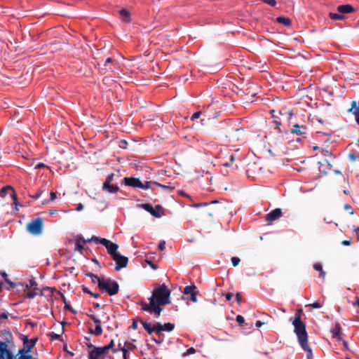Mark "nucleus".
<instances>
[{
    "label": "nucleus",
    "instance_id": "nucleus-37",
    "mask_svg": "<svg viewBox=\"0 0 359 359\" xmlns=\"http://www.w3.org/2000/svg\"><path fill=\"white\" fill-rule=\"evenodd\" d=\"M201 114V111H196V112L194 113L193 115L191 116V120L194 121L196 119H198L200 117Z\"/></svg>",
    "mask_w": 359,
    "mask_h": 359
},
{
    "label": "nucleus",
    "instance_id": "nucleus-4",
    "mask_svg": "<svg viewBox=\"0 0 359 359\" xmlns=\"http://www.w3.org/2000/svg\"><path fill=\"white\" fill-rule=\"evenodd\" d=\"M83 241L84 243L93 242L96 244H98V243L102 244V245H104L106 248L107 252L110 255L111 258L113 257H114L116 254L118 253L117 252L118 245L106 238H100V237L93 236L90 238L87 239V240H83Z\"/></svg>",
    "mask_w": 359,
    "mask_h": 359
},
{
    "label": "nucleus",
    "instance_id": "nucleus-24",
    "mask_svg": "<svg viewBox=\"0 0 359 359\" xmlns=\"http://www.w3.org/2000/svg\"><path fill=\"white\" fill-rule=\"evenodd\" d=\"M90 332L92 334H94L95 336H100L102 333V328L101 324L96 325L95 330H90Z\"/></svg>",
    "mask_w": 359,
    "mask_h": 359
},
{
    "label": "nucleus",
    "instance_id": "nucleus-41",
    "mask_svg": "<svg viewBox=\"0 0 359 359\" xmlns=\"http://www.w3.org/2000/svg\"><path fill=\"white\" fill-rule=\"evenodd\" d=\"M113 346H114V341L111 340L109 345L103 346L102 348L104 349V351L106 353L107 351H108L109 349L111 348Z\"/></svg>",
    "mask_w": 359,
    "mask_h": 359
},
{
    "label": "nucleus",
    "instance_id": "nucleus-19",
    "mask_svg": "<svg viewBox=\"0 0 359 359\" xmlns=\"http://www.w3.org/2000/svg\"><path fill=\"white\" fill-rule=\"evenodd\" d=\"M341 327L339 323H337L334 327L332 330V337L336 338L338 341L342 340L341 337L340 336Z\"/></svg>",
    "mask_w": 359,
    "mask_h": 359
},
{
    "label": "nucleus",
    "instance_id": "nucleus-26",
    "mask_svg": "<svg viewBox=\"0 0 359 359\" xmlns=\"http://www.w3.org/2000/svg\"><path fill=\"white\" fill-rule=\"evenodd\" d=\"M348 111L352 112L353 114L355 115V121L357 123L359 124V107H355L354 110L353 109H350Z\"/></svg>",
    "mask_w": 359,
    "mask_h": 359
},
{
    "label": "nucleus",
    "instance_id": "nucleus-40",
    "mask_svg": "<svg viewBox=\"0 0 359 359\" xmlns=\"http://www.w3.org/2000/svg\"><path fill=\"white\" fill-rule=\"evenodd\" d=\"M273 122L274 125L276 126V128L278 130V132L281 133V130L280 128V126L281 124L280 121L277 119H274Z\"/></svg>",
    "mask_w": 359,
    "mask_h": 359
},
{
    "label": "nucleus",
    "instance_id": "nucleus-14",
    "mask_svg": "<svg viewBox=\"0 0 359 359\" xmlns=\"http://www.w3.org/2000/svg\"><path fill=\"white\" fill-rule=\"evenodd\" d=\"M102 190L107 191L109 194H115L119 190V187L116 184H108V182H104L102 185Z\"/></svg>",
    "mask_w": 359,
    "mask_h": 359
},
{
    "label": "nucleus",
    "instance_id": "nucleus-10",
    "mask_svg": "<svg viewBox=\"0 0 359 359\" xmlns=\"http://www.w3.org/2000/svg\"><path fill=\"white\" fill-rule=\"evenodd\" d=\"M184 294L189 295V299L193 302H196L198 301L196 294V287L195 285H188L184 287Z\"/></svg>",
    "mask_w": 359,
    "mask_h": 359
},
{
    "label": "nucleus",
    "instance_id": "nucleus-39",
    "mask_svg": "<svg viewBox=\"0 0 359 359\" xmlns=\"http://www.w3.org/2000/svg\"><path fill=\"white\" fill-rule=\"evenodd\" d=\"M76 250H78L79 252H81L83 249V246L80 243L79 241H76Z\"/></svg>",
    "mask_w": 359,
    "mask_h": 359
},
{
    "label": "nucleus",
    "instance_id": "nucleus-59",
    "mask_svg": "<svg viewBox=\"0 0 359 359\" xmlns=\"http://www.w3.org/2000/svg\"><path fill=\"white\" fill-rule=\"evenodd\" d=\"M262 325H263V323H262V322H261L260 320H257V321L256 322V327H261Z\"/></svg>",
    "mask_w": 359,
    "mask_h": 359
},
{
    "label": "nucleus",
    "instance_id": "nucleus-20",
    "mask_svg": "<svg viewBox=\"0 0 359 359\" xmlns=\"http://www.w3.org/2000/svg\"><path fill=\"white\" fill-rule=\"evenodd\" d=\"M121 18L124 22H130V13L126 9H122L120 11Z\"/></svg>",
    "mask_w": 359,
    "mask_h": 359
},
{
    "label": "nucleus",
    "instance_id": "nucleus-29",
    "mask_svg": "<svg viewBox=\"0 0 359 359\" xmlns=\"http://www.w3.org/2000/svg\"><path fill=\"white\" fill-rule=\"evenodd\" d=\"M228 154H229L228 149L224 148L223 149L221 150V153H220L219 158L223 160V159L226 158V156Z\"/></svg>",
    "mask_w": 359,
    "mask_h": 359
},
{
    "label": "nucleus",
    "instance_id": "nucleus-48",
    "mask_svg": "<svg viewBox=\"0 0 359 359\" xmlns=\"http://www.w3.org/2000/svg\"><path fill=\"white\" fill-rule=\"evenodd\" d=\"M5 281L6 283H8L12 288H15L16 285L13 283L12 281H11L8 278H5Z\"/></svg>",
    "mask_w": 359,
    "mask_h": 359
},
{
    "label": "nucleus",
    "instance_id": "nucleus-57",
    "mask_svg": "<svg viewBox=\"0 0 359 359\" xmlns=\"http://www.w3.org/2000/svg\"><path fill=\"white\" fill-rule=\"evenodd\" d=\"M131 327L133 330H136L137 328V323L136 321H133Z\"/></svg>",
    "mask_w": 359,
    "mask_h": 359
},
{
    "label": "nucleus",
    "instance_id": "nucleus-46",
    "mask_svg": "<svg viewBox=\"0 0 359 359\" xmlns=\"http://www.w3.org/2000/svg\"><path fill=\"white\" fill-rule=\"evenodd\" d=\"M43 191L39 190L37 193L35 195L32 196V197L34 199H38L43 194Z\"/></svg>",
    "mask_w": 359,
    "mask_h": 359
},
{
    "label": "nucleus",
    "instance_id": "nucleus-64",
    "mask_svg": "<svg viewBox=\"0 0 359 359\" xmlns=\"http://www.w3.org/2000/svg\"><path fill=\"white\" fill-rule=\"evenodd\" d=\"M351 243V242L349 241H342V245H349Z\"/></svg>",
    "mask_w": 359,
    "mask_h": 359
},
{
    "label": "nucleus",
    "instance_id": "nucleus-7",
    "mask_svg": "<svg viewBox=\"0 0 359 359\" xmlns=\"http://www.w3.org/2000/svg\"><path fill=\"white\" fill-rule=\"evenodd\" d=\"M112 259L116 262V271H120L121 269L125 268L128 262V257L121 255L119 252L113 257Z\"/></svg>",
    "mask_w": 359,
    "mask_h": 359
},
{
    "label": "nucleus",
    "instance_id": "nucleus-15",
    "mask_svg": "<svg viewBox=\"0 0 359 359\" xmlns=\"http://www.w3.org/2000/svg\"><path fill=\"white\" fill-rule=\"evenodd\" d=\"M306 126L294 124L291 129V133L297 135H302L306 133Z\"/></svg>",
    "mask_w": 359,
    "mask_h": 359
},
{
    "label": "nucleus",
    "instance_id": "nucleus-3",
    "mask_svg": "<svg viewBox=\"0 0 359 359\" xmlns=\"http://www.w3.org/2000/svg\"><path fill=\"white\" fill-rule=\"evenodd\" d=\"M97 281V285L100 290L108 293L110 296L116 294L119 290L118 283L110 278H103L95 276Z\"/></svg>",
    "mask_w": 359,
    "mask_h": 359
},
{
    "label": "nucleus",
    "instance_id": "nucleus-21",
    "mask_svg": "<svg viewBox=\"0 0 359 359\" xmlns=\"http://www.w3.org/2000/svg\"><path fill=\"white\" fill-rule=\"evenodd\" d=\"M276 21L278 23L283 24V25H284L285 26H289V25H291V20L288 18H285V17L280 16V17H278L276 18Z\"/></svg>",
    "mask_w": 359,
    "mask_h": 359
},
{
    "label": "nucleus",
    "instance_id": "nucleus-28",
    "mask_svg": "<svg viewBox=\"0 0 359 359\" xmlns=\"http://www.w3.org/2000/svg\"><path fill=\"white\" fill-rule=\"evenodd\" d=\"M196 353V350H195V348H193V347H191V348H189L187 350V352H185V353H182V356L183 358H184V357H187V355H191V354H194V353Z\"/></svg>",
    "mask_w": 359,
    "mask_h": 359
},
{
    "label": "nucleus",
    "instance_id": "nucleus-30",
    "mask_svg": "<svg viewBox=\"0 0 359 359\" xmlns=\"http://www.w3.org/2000/svg\"><path fill=\"white\" fill-rule=\"evenodd\" d=\"M36 282L34 279L29 280V283L26 285L27 289H30L32 287L36 286Z\"/></svg>",
    "mask_w": 359,
    "mask_h": 359
},
{
    "label": "nucleus",
    "instance_id": "nucleus-54",
    "mask_svg": "<svg viewBox=\"0 0 359 359\" xmlns=\"http://www.w3.org/2000/svg\"><path fill=\"white\" fill-rule=\"evenodd\" d=\"M319 273H320V274H319L320 277V278H322L323 279H324V278H325V274H326V273H325V272L323 271V269H322V271H319Z\"/></svg>",
    "mask_w": 359,
    "mask_h": 359
},
{
    "label": "nucleus",
    "instance_id": "nucleus-2",
    "mask_svg": "<svg viewBox=\"0 0 359 359\" xmlns=\"http://www.w3.org/2000/svg\"><path fill=\"white\" fill-rule=\"evenodd\" d=\"M294 327V332L297 336L299 343L302 348L309 347L308 344V336L305 324L301 320L300 316L295 317L292 322Z\"/></svg>",
    "mask_w": 359,
    "mask_h": 359
},
{
    "label": "nucleus",
    "instance_id": "nucleus-31",
    "mask_svg": "<svg viewBox=\"0 0 359 359\" xmlns=\"http://www.w3.org/2000/svg\"><path fill=\"white\" fill-rule=\"evenodd\" d=\"M37 294V292H36L34 290L29 291L26 294V297L29 299H34Z\"/></svg>",
    "mask_w": 359,
    "mask_h": 359
},
{
    "label": "nucleus",
    "instance_id": "nucleus-8",
    "mask_svg": "<svg viewBox=\"0 0 359 359\" xmlns=\"http://www.w3.org/2000/svg\"><path fill=\"white\" fill-rule=\"evenodd\" d=\"M142 207L155 217H160L163 215V208L160 205H156V208H154L150 204L145 203L142 205Z\"/></svg>",
    "mask_w": 359,
    "mask_h": 359
},
{
    "label": "nucleus",
    "instance_id": "nucleus-38",
    "mask_svg": "<svg viewBox=\"0 0 359 359\" xmlns=\"http://www.w3.org/2000/svg\"><path fill=\"white\" fill-rule=\"evenodd\" d=\"M306 306H311V307H313L314 309H319L322 306H321V304L320 303H318V302H314L313 304H309L306 305Z\"/></svg>",
    "mask_w": 359,
    "mask_h": 359
},
{
    "label": "nucleus",
    "instance_id": "nucleus-36",
    "mask_svg": "<svg viewBox=\"0 0 359 359\" xmlns=\"http://www.w3.org/2000/svg\"><path fill=\"white\" fill-rule=\"evenodd\" d=\"M90 318L93 320V322L96 324V325H100L101 324V321L100 319H98L95 315L92 314V315H90L89 316Z\"/></svg>",
    "mask_w": 359,
    "mask_h": 359
},
{
    "label": "nucleus",
    "instance_id": "nucleus-63",
    "mask_svg": "<svg viewBox=\"0 0 359 359\" xmlns=\"http://www.w3.org/2000/svg\"><path fill=\"white\" fill-rule=\"evenodd\" d=\"M111 62H112V59L111 57H107L105 60V65Z\"/></svg>",
    "mask_w": 359,
    "mask_h": 359
},
{
    "label": "nucleus",
    "instance_id": "nucleus-51",
    "mask_svg": "<svg viewBox=\"0 0 359 359\" xmlns=\"http://www.w3.org/2000/svg\"><path fill=\"white\" fill-rule=\"evenodd\" d=\"M8 317L6 313H3L0 314V320L7 319Z\"/></svg>",
    "mask_w": 359,
    "mask_h": 359
},
{
    "label": "nucleus",
    "instance_id": "nucleus-13",
    "mask_svg": "<svg viewBox=\"0 0 359 359\" xmlns=\"http://www.w3.org/2000/svg\"><path fill=\"white\" fill-rule=\"evenodd\" d=\"M156 327H157V334H160V333L163 331H166L168 332L172 331L175 328V325L171 323H167L164 325H161V323H156Z\"/></svg>",
    "mask_w": 359,
    "mask_h": 359
},
{
    "label": "nucleus",
    "instance_id": "nucleus-50",
    "mask_svg": "<svg viewBox=\"0 0 359 359\" xmlns=\"http://www.w3.org/2000/svg\"><path fill=\"white\" fill-rule=\"evenodd\" d=\"M50 200H49V201H55V198H56V194H55V192H53V191H52V192H50Z\"/></svg>",
    "mask_w": 359,
    "mask_h": 359
},
{
    "label": "nucleus",
    "instance_id": "nucleus-32",
    "mask_svg": "<svg viewBox=\"0 0 359 359\" xmlns=\"http://www.w3.org/2000/svg\"><path fill=\"white\" fill-rule=\"evenodd\" d=\"M261 1L272 7H275L276 6V0H261Z\"/></svg>",
    "mask_w": 359,
    "mask_h": 359
},
{
    "label": "nucleus",
    "instance_id": "nucleus-17",
    "mask_svg": "<svg viewBox=\"0 0 359 359\" xmlns=\"http://www.w3.org/2000/svg\"><path fill=\"white\" fill-rule=\"evenodd\" d=\"M141 323L144 327V329L149 334H152L154 331L157 332V327H156V324L151 325L149 323L145 321H141Z\"/></svg>",
    "mask_w": 359,
    "mask_h": 359
},
{
    "label": "nucleus",
    "instance_id": "nucleus-42",
    "mask_svg": "<svg viewBox=\"0 0 359 359\" xmlns=\"http://www.w3.org/2000/svg\"><path fill=\"white\" fill-rule=\"evenodd\" d=\"M84 292H86V293L90 294V295H92L95 298H98L100 297V294L99 293H93V292H90V290H88L86 288L84 289Z\"/></svg>",
    "mask_w": 359,
    "mask_h": 359
},
{
    "label": "nucleus",
    "instance_id": "nucleus-45",
    "mask_svg": "<svg viewBox=\"0 0 359 359\" xmlns=\"http://www.w3.org/2000/svg\"><path fill=\"white\" fill-rule=\"evenodd\" d=\"M11 196L12 198H14L13 205H15V210H18V202H17V198H16L15 195L14 194H12L11 195Z\"/></svg>",
    "mask_w": 359,
    "mask_h": 359
},
{
    "label": "nucleus",
    "instance_id": "nucleus-23",
    "mask_svg": "<svg viewBox=\"0 0 359 359\" xmlns=\"http://www.w3.org/2000/svg\"><path fill=\"white\" fill-rule=\"evenodd\" d=\"M155 187H161L163 189H168V190L173 189V187H170V185L161 184L156 182H151V189H154Z\"/></svg>",
    "mask_w": 359,
    "mask_h": 359
},
{
    "label": "nucleus",
    "instance_id": "nucleus-22",
    "mask_svg": "<svg viewBox=\"0 0 359 359\" xmlns=\"http://www.w3.org/2000/svg\"><path fill=\"white\" fill-rule=\"evenodd\" d=\"M330 18L334 20H343L345 19V16L340 13H330Z\"/></svg>",
    "mask_w": 359,
    "mask_h": 359
},
{
    "label": "nucleus",
    "instance_id": "nucleus-6",
    "mask_svg": "<svg viewBox=\"0 0 359 359\" xmlns=\"http://www.w3.org/2000/svg\"><path fill=\"white\" fill-rule=\"evenodd\" d=\"M43 220L41 218H36L32 220L27 224V231L33 235H39L42 232Z\"/></svg>",
    "mask_w": 359,
    "mask_h": 359
},
{
    "label": "nucleus",
    "instance_id": "nucleus-25",
    "mask_svg": "<svg viewBox=\"0 0 359 359\" xmlns=\"http://www.w3.org/2000/svg\"><path fill=\"white\" fill-rule=\"evenodd\" d=\"M234 160H235L234 155L233 154H231L229 155V161L222 163V165L224 167H226V168L230 167L232 165Z\"/></svg>",
    "mask_w": 359,
    "mask_h": 359
},
{
    "label": "nucleus",
    "instance_id": "nucleus-34",
    "mask_svg": "<svg viewBox=\"0 0 359 359\" xmlns=\"http://www.w3.org/2000/svg\"><path fill=\"white\" fill-rule=\"evenodd\" d=\"M240 259L237 257H231V262L233 266H236L238 265L240 262Z\"/></svg>",
    "mask_w": 359,
    "mask_h": 359
},
{
    "label": "nucleus",
    "instance_id": "nucleus-49",
    "mask_svg": "<svg viewBox=\"0 0 359 359\" xmlns=\"http://www.w3.org/2000/svg\"><path fill=\"white\" fill-rule=\"evenodd\" d=\"M18 359H33L31 355H23L22 354Z\"/></svg>",
    "mask_w": 359,
    "mask_h": 359
},
{
    "label": "nucleus",
    "instance_id": "nucleus-27",
    "mask_svg": "<svg viewBox=\"0 0 359 359\" xmlns=\"http://www.w3.org/2000/svg\"><path fill=\"white\" fill-rule=\"evenodd\" d=\"M302 349L306 352V359H313V358L312 350L310 347H307V348H302Z\"/></svg>",
    "mask_w": 359,
    "mask_h": 359
},
{
    "label": "nucleus",
    "instance_id": "nucleus-62",
    "mask_svg": "<svg viewBox=\"0 0 359 359\" xmlns=\"http://www.w3.org/2000/svg\"><path fill=\"white\" fill-rule=\"evenodd\" d=\"M353 231L356 233L358 239H359V228H355L353 229Z\"/></svg>",
    "mask_w": 359,
    "mask_h": 359
},
{
    "label": "nucleus",
    "instance_id": "nucleus-35",
    "mask_svg": "<svg viewBox=\"0 0 359 359\" xmlns=\"http://www.w3.org/2000/svg\"><path fill=\"white\" fill-rule=\"evenodd\" d=\"M115 175L111 173L109 175L107 176L106 177V180H105V182H108V184H111V182L113 181L114 180V177Z\"/></svg>",
    "mask_w": 359,
    "mask_h": 359
},
{
    "label": "nucleus",
    "instance_id": "nucleus-43",
    "mask_svg": "<svg viewBox=\"0 0 359 359\" xmlns=\"http://www.w3.org/2000/svg\"><path fill=\"white\" fill-rule=\"evenodd\" d=\"M313 269L318 271H322L323 267L320 263H316L313 265Z\"/></svg>",
    "mask_w": 359,
    "mask_h": 359
},
{
    "label": "nucleus",
    "instance_id": "nucleus-56",
    "mask_svg": "<svg viewBox=\"0 0 359 359\" xmlns=\"http://www.w3.org/2000/svg\"><path fill=\"white\" fill-rule=\"evenodd\" d=\"M348 157L353 161H355L356 159V157L353 154H349Z\"/></svg>",
    "mask_w": 359,
    "mask_h": 359
},
{
    "label": "nucleus",
    "instance_id": "nucleus-11",
    "mask_svg": "<svg viewBox=\"0 0 359 359\" xmlns=\"http://www.w3.org/2000/svg\"><path fill=\"white\" fill-rule=\"evenodd\" d=\"M0 359H13L12 353L3 342L0 343Z\"/></svg>",
    "mask_w": 359,
    "mask_h": 359
},
{
    "label": "nucleus",
    "instance_id": "nucleus-33",
    "mask_svg": "<svg viewBox=\"0 0 359 359\" xmlns=\"http://www.w3.org/2000/svg\"><path fill=\"white\" fill-rule=\"evenodd\" d=\"M8 190H11V191H12L13 192L12 188L11 187L8 186V187H4L1 189V193H0V196H2V197L5 196V194L6 193V191H8Z\"/></svg>",
    "mask_w": 359,
    "mask_h": 359
},
{
    "label": "nucleus",
    "instance_id": "nucleus-53",
    "mask_svg": "<svg viewBox=\"0 0 359 359\" xmlns=\"http://www.w3.org/2000/svg\"><path fill=\"white\" fill-rule=\"evenodd\" d=\"M225 297H226V300L230 301V300H231V299L233 297V294L231 293H227L225 294Z\"/></svg>",
    "mask_w": 359,
    "mask_h": 359
},
{
    "label": "nucleus",
    "instance_id": "nucleus-47",
    "mask_svg": "<svg viewBox=\"0 0 359 359\" xmlns=\"http://www.w3.org/2000/svg\"><path fill=\"white\" fill-rule=\"evenodd\" d=\"M158 248L161 250H164L165 249V242L164 241H161L158 244Z\"/></svg>",
    "mask_w": 359,
    "mask_h": 359
},
{
    "label": "nucleus",
    "instance_id": "nucleus-1",
    "mask_svg": "<svg viewBox=\"0 0 359 359\" xmlns=\"http://www.w3.org/2000/svg\"><path fill=\"white\" fill-rule=\"evenodd\" d=\"M170 291L166 286L161 285L153 291L152 295L149 298V304L141 303L142 310L148 311L151 314L154 313V316L158 318L163 310L161 306L170 303Z\"/></svg>",
    "mask_w": 359,
    "mask_h": 359
},
{
    "label": "nucleus",
    "instance_id": "nucleus-9",
    "mask_svg": "<svg viewBox=\"0 0 359 359\" xmlns=\"http://www.w3.org/2000/svg\"><path fill=\"white\" fill-rule=\"evenodd\" d=\"M104 354L102 347H94L89 352V359H104Z\"/></svg>",
    "mask_w": 359,
    "mask_h": 359
},
{
    "label": "nucleus",
    "instance_id": "nucleus-12",
    "mask_svg": "<svg viewBox=\"0 0 359 359\" xmlns=\"http://www.w3.org/2000/svg\"><path fill=\"white\" fill-rule=\"evenodd\" d=\"M282 216L280 208H276L266 215V220L271 222L280 218Z\"/></svg>",
    "mask_w": 359,
    "mask_h": 359
},
{
    "label": "nucleus",
    "instance_id": "nucleus-61",
    "mask_svg": "<svg viewBox=\"0 0 359 359\" xmlns=\"http://www.w3.org/2000/svg\"><path fill=\"white\" fill-rule=\"evenodd\" d=\"M342 341V343H343V345L344 346V348L346 349H348V343L347 341H344V340H341Z\"/></svg>",
    "mask_w": 359,
    "mask_h": 359
},
{
    "label": "nucleus",
    "instance_id": "nucleus-52",
    "mask_svg": "<svg viewBox=\"0 0 359 359\" xmlns=\"http://www.w3.org/2000/svg\"><path fill=\"white\" fill-rule=\"evenodd\" d=\"M208 204L206 203H196V204H194V207L195 208H199V207H202V206H206Z\"/></svg>",
    "mask_w": 359,
    "mask_h": 359
},
{
    "label": "nucleus",
    "instance_id": "nucleus-16",
    "mask_svg": "<svg viewBox=\"0 0 359 359\" xmlns=\"http://www.w3.org/2000/svg\"><path fill=\"white\" fill-rule=\"evenodd\" d=\"M36 340H26L24 341V348L20 351V353H22L24 352L27 353L30 351V350L34 346Z\"/></svg>",
    "mask_w": 359,
    "mask_h": 359
},
{
    "label": "nucleus",
    "instance_id": "nucleus-58",
    "mask_svg": "<svg viewBox=\"0 0 359 359\" xmlns=\"http://www.w3.org/2000/svg\"><path fill=\"white\" fill-rule=\"evenodd\" d=\"M59 338H60V335L59 334L53 333V334H52V339H57Z\"/></svg>",
    "mask_w": 359,
    "mask_h": 359
},
{
    "label": "nucleus",
    "instance_id": "nucleus-44",
    "mask_svg": "<svg viewBox=\"0 0 359 359\" xmlns=\"http://www.w3.org/2000/svg\"><path fill=\"white\" fill-rule=\"evenodd\" d=\"M236 321L238 324L241 325L244 323V318L242 316H236Z\"/></svg>",
    "mask_w": 359,
    "mask_h": 359
},
{
    "label": "nucleus",
    "instance_id": "nucleus-60",
    "mask_svg": "<svg viewBox=\"0 0 359 359\" xmlns=\"http://www.w3.org/2000/svg\"><path fill=\"white\" fill-rule=\"evenodd\" d=\"M351 106L352 107L351 109H353V110L355 109V107H358L356 106V102L355 101H353L352 103H351Z\"/></svg>",
    "mask_w": 359,
    "mask_h": 359
},
{
    "label": "nucleus",
    "instance_id": "nucleus-18",
    "mask_svg": "<svg viewBox=\"0 0 359 359\" xmlns=\"http://www.w3.org/2000/svg\"><path fill=\"white\" fill-rule=\"evenodd\" d=\"M353 8L352 6L349 5V4H346V5H341V6H339L337 7V11L341 13V14L343 13H350L351 12L353 11Z\"/></svg>",
    "mask_w": 359,
    "mask_h": 359
},
{
    "label": "nucleus",
    "instance_id": "nucleus-5",
    "mask_svg": "<svg viewBox=\"0 0 359 359\" xmlns=\"http://www.w3.org/2000/svg\"><path fill=\"white\" fill-rule=\"evenodd\" d=\"M123 184L127 187L133 188H140L142 189H149L151 188V182H145L143 183L137 177H124Z\"/></svg>",
    "mask_w": 359,
    "mask_h": 359
},
{
    "label": "nucleus",
    "instance_id": "nucleus-55",
    "mask_svg": "<svg viewBox=\"0 0 359 359\" xmlns=\"http://www.w3.org/2000/svg\"><path fill=\"white\" fill-rule=\"evenodd\" d=\"M83 209V205L82 203H79L76 208V211H81Z\"/></svg>",
    "mask_w": 359,
    "mask_h": 359
}]
</instances>
